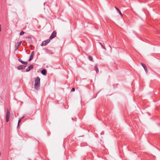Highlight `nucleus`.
<instances>
[{"mask_svg": "<svg viewBox=\"0 0 160 160\" xmlns=\"http://www.w3.org/2000/svg\"><path fill=\"white\" fill-rule=\"evenodd\" d=\"M19 47V46H18V45H17V46H15V47H16V49H18V48Z\"/></svg>", "mask_w": 160, "mask_h": 160, "instance_id": "nucleus-19", "label": "nucleus"}, {"mask_svg": "<svg viewBox=\"0 0 160 160\" xmlns=\"http://www.w3.org/2000/svg\"><path fill=\"white\" fill-rule=\"evenodd\" d=\"M21 42H18V46H19L21 45Z\"/></svg>", "mask_w": 160, "mask_h": 160, "instance_id": "nucleus-18", "label": "nucleus"}, {"mask_svg": "<svg viewBox=\"0 0 160 160\" xmlns=\"http://www.w3.org/2000/svg\"><path fill=\"white\" fill-rule=\"evenodd\" d=\"M18 60L22 64L25 65H27L28 64L27 62H25L22 61V60L21 59L19 58H18Z\"/></svg>", "mask_w": 160, "mask_h": 160, "instance_id": "nucleus-8", "label": "nucleus"}, {"mask_svg": "<svg viewBox=\"0 0 160 160\" xmlns=\"http://www.w3.org/2000/svg\"><path fill=\"white\" fill-rule=\"evenodd\" d=\"M83 135L82 136H78V138H79L80 137H83Z\"/></svg>", "mask_w": 160, "mask_h": 160, "instance_id": "nucleus-20", "label": "nucleus"}, {"mask_svg": "<svg viewBox=\"0 0 160 160\" xmlns=\"http://www.w3.org/2000/svg\"><path fill=\"white\" fill-rule=\"evenodd\" d=\"M22 118H22H21L18 121V124L17 128H18V127L19 125V124L20 123V122H21V119Z\"/></svg>", "mask_w": 160, "mask_h": 160, "instance_id": "nucleus-14", "label": "nucleus"}, {"mask_svg": "<svg viewBox=\"0 0 160 160\" xmlns=\"http://www.w3.org/2000/svg\"><path fill=\"white\" fill-rule=\"evenodd\" d=\"M10 117V111L9 109H7L5 117L6 121L7 122H9Z\"/></svg>", "mask_w": 160, "mask_h": 160, "instance_id": "nucleus-2", "label": "nucleus"}, {"mask_svg": "<svg viewBox=\"0 0 160 160\" xmlns=\"http://www.w3.org/2000/svg\"><path fill=\"white\" fill-rule=\"evenodd\" d=\"M26 67V66H24V65H21L18 66L17 67V68L18 70H21L23 68H24Z\"/></svg>", "mask_w": 160, "mask_h": 160, "instance_id": "nucleus-5", "label": "nucleus"}, {"mask_svg": "<svg viewBox=\"0 0 160 160\" xmlns=\"http://www.w3.org/2000/svg\"><path fill=\"white\" fill-rule=\"evenodd\" d=\"M95 69L96 71V72L97 73H98L99 72V70L98 68V65L97 64H96L95 66Z\"/></svg>", "mask_w": 160, "mask_h": 160, "instance_id": "nucleus-11", "label": "nucleus"}, {"mask_svg": "<svg viewBox=\"0 0 160 160\" xmlns=\"http://www.w3.org/2000/svg\"><path fill=\"white\" fill-rule=\"evenodd\" d=\"M50 41L49 39H47L46 41H43L41 44V46H44L46 45Z\"/></svg>", "mask_w": 160, "mask_h": 160, "instance_id": "nucleus-4", "label": "nucleus"}, {"mask_svg": "<svg viewBox=\"0 0 160 160\" xmlns=\"http://www.w3.org/2000/svg\"><path fill=\"white\" fill-rule=\"evenodd\" d=\"M34 56V51H32L31 54V56L30 58L29 59V61H30L33 58V56Z\"/></svg>", "mask_w": 160, "mask_h": 160, "instance_id": "nucleus-9", "label": "nucleus"}, {"mask_svg": "<svg viewBox=\"0 0 160 160\" xmlns=\"http://www.w3.org/2000/svg\"><path fill=\"white\" fill-rule=\"evenodd\" d=\"M24 33V32L23 31H22L20 33V35H22Z\"/></svg>", "mask_w": 160, "mask_h": 160, "instance_id": "nucleus-15", "label": "nucleus"}, {"mask_svg": "<svg viewBox=\"0 0 160 160\" xmlns=\"http://www.w3.org/2000/svg\"><path fill=\"white\" fill-rule=\"evenodd\" d=\"M40 79L38 76L35 79V84L34 87L35 89L38 90L39 89L40 87Z\"/></svg>", "mask_w": 160, "mask_h": 160, "instance_id": "nucleus-1", "label": "nucleus"}, {"mask_svg": "<svg viewBox=\"0 0 160 160\" xmlns=\"http://www.w3.org/2000/svg\"><path fill=\"white\" fill-rule=\"evenodd\" d=\"M100 44L101 45L102 48L105 49L104 46L101 43H100Z\"/></svg>", "mask_w": 160, "mask_h": 160, "instance_id": "nucleus-17", "label": "nucleus"}, {"mask_svg": "<svg viewBox=\"0 0 160 160\" xmlns=\"http://www.w3.org/2000/svg\"><path fill=\"white\" fill-rule=\"evenodd\" d=\"M47 73V71L46 70L43 69L41 71V73L44 75H46Z\"/></svg>", "mask_w": 160, "mask_h": 160, "instance_id": "nucleus-10", "label": "nucleus"}, {"mask_svg": "<svg viewBox=\"0 0 160 160\" xmlns=\"http://www.w3.org/2000/svg\"><path fill=\"white\" fill-rule=\"evenodd\" d=\"M56 32L55 31H53L52 33L51 36L49 38V40H52L56 36Z\"/></svg>", "mask_w": 160, "mask_h": 160, "instance_id": "nucleus-3", "label": "nucleus"}, {"mask_svg": "<svg viewBox=\"0 0 160 160\" xmlns=\"http://www.w3.org/2000/svg\"><path fill=\"white\" fill-rule=\"evenodd\" d=\"M88 59L89 60L92 61V62H93V58L91 56H88Z\"/></svg>", "mask_w": 160, "mask_h": 160, "instance_id": "nucleus-13", "label": "nucleus"}, {"mask_svg": "<svg viewBox=\"0 0 160 160\" xmlns=\"http://www.w3.org/2000/svg\"><path fill=\"white\" fill-rule=\"evenodd\" d=\"M115 8L119 13V14L121 15V16H122V14L119 9H118L116 7H115Z\"/></svg>", "mask_w": 160, "mask_h": 160, "instance_id": "nucleus-12", "label": "nucleus"}, {"mask_svg": "<svg viewBox=\"0 0 160 160\" xmlns=\"http://www.w3.org/2000/svg\"><path fill=\"white\" fill-rule=\"evenodd\" d=\"M29 160H30V159Z\"/></svg>", "mask_w": 160, "mask_h": 160, "instance_id": "nucleus-21", "label": "nucleus"}, {"mask_svg": "<svg viewBox=\"0 0 160 160\" xmlns=\"http://www.w3.org/2000/svg\"><path fill=\"white\" fill-rule=\"evenodd\" d=\"M75 91V89L74 88H73L72 89H71V92H74Z\"/></svg>", "mask_w": 160, "mask_h": 160, "instance_id": "nucleus-16", "label": "nucleus"}, {"mask_svg": "<svg viewBox=\"0 0 160 160\" xmlns=\"http://www.w3.org/2000/svg\"><path fill=\"white\" fill-rule=\"evenodd\" d=\"M141 64L142 67L144 68V69L145 71L147 73L148 72V69L147 67L146 66V65L143 63H141Z\"/></svg>", "mask_w": 160, "mask_h": 160, "instance_id": "nucleus-7", "label": "nucleus"}, {"mask_svg": "<svg viewBox=\"0 0 160 160\" xmlns=\"http://www.w3.org/2000/svg\"><path fill=\"white\" fill-rule=\"evenodd\" d=\"M33 66L32 65H31L30 66L28 67L26 69V72H28L30 71L31 70L33 69Z\"/></svg>", "mask_w": 160, "mask_h": 160, "instance_id": "nucleus-6", "label": "nucleus"}]
</instances>
